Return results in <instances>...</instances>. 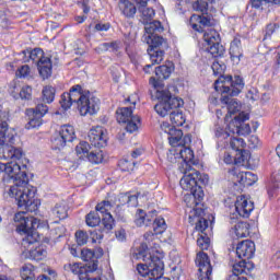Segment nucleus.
<instances>
[{"label":"nucleus","instance_id":"29","mask_svg":"<svg viewBox=\"0 0 280 280\" xmlns=\"http://www.w3.org/2000/svg\"><path fill=\"white\" fill-rule=\"evenodd\" d=\"M95 270H97V262L81 267V270H79V273H77L79 280H101L100 278L91 279L90 273L95 272Z\"/></svg>","mask_w":280,"mask_h":280},{"label":"nucleus","instance_id":"49","mask_svg":"<svg viewBox=\"0 0 280 280\" xmlns=\"http://www.w3.org/2000/svg\"><path fill=\"white\" fill-rule=\"evenodd\" d=\"M88 160L90 161V163H95V164H100L102 163V161H104V153H102V151H92L89 155H88Z\"/></svg>","mask_w":280,"mask_h":280},{"label":"nucleus","instance_id":"61","mask_svg":"<svg viewBox=\"0 0 280 280\" xmlns=\"http://www.w3.org/2000/svg\"><path fill=\"white\" fill-rule=\"evenodd\" d=\"M115 235L118 242H126V230L119 229L116 231Z\"/></svg>","mask_w":280,"mask_h":280},{"label":"nucleus","instance_id":"19","mask_svg":"<svg viewBox=\"0 0 280 280\" xmlns=\"http://www.w3.org/2000/svg\"><path fill=\"white\" fill-rule=\"evenodd\" d=\"M221 103L228 108V114L225 116L226 121H229V117L235 115V113H240V109L242 108V105L237 102V100L232 98L231 94L223 92H221Z\"/></svg>","mask_w":280,"mask_h":280},{"label":"nucleus","instance_id":"1","mask_svg":"<svg viewBox=\"0 0 280 280\" xmlns=\"http://www.w3.org/2000/svg\"><path fill=\"white\" fill-rule=\"evenodd\" d=\"M155 97L159 101L154 106L155 113L160 117H167L170 115L171 122L173 124V126L167 122L161 125L162 132L167 135L168 143L172 145L167 156L172 151L178 150V148L190 150L191 136L186 135L183 137V130L176 129V126L180 127L185 124V116H183V112L179 109L185 106V102L178 96H173L170 90H158Z\"/></svg>","mask_w":280,"mask_h":280},{"label":"nucleus","instance_id":"36","mask_svg":"<svg viewBox=\"0 0 280 280\" xmlns=\"http://www.w3.org/2000/svg\"><path fill=\"white\" fill-rule=\"evenodd\" d=\"M233 275L230 276V279H235V277H240V275H244L246 272V261L241 260L237 264L233 265L232 268Z\"/></svg>","mask_w":280,"mask_h":280},{"label":"nucleus","instance_id":"24","mask_svg":"<svg viewBox=\"0 0 280 280\" xmlns=\"http://www.w3.org/2000/svg\"><path fill=\"white\" fill-rule=\"evenodd\" d=\"M37 69L39 72V75L43 80H47L51 78V59L49 57H46L40 62L37 63Z\"/></svg>","mask_w":280,"mask_h":280},{"label":"nucleus","instance_id":"50","mask_svg":"<svg viewBox=\"0 0 280 280\" xmlns=\"http://www.w3.org/2000/svg\"><path fill=\"white\" fill-rule=\"evenodd\" d=\"M75 240L79 246H84L89 242V234L84 231H77Z\"/></svg>","mask_w":280,"mask_h":280},{"label":"nucleus","instance_id":"42","mask_svg":"<svg viewBox=\"0 0 280 280\" xmlns=\"http://www.w3.org/2000/svg\"><path fill=\"white\" fill-rule=\"evenodd\" d=\"M137 165V162L129 161V160H120L118 163V167L121 170V172H133L135 166Z\"/></svg>","mask_w":280,"mask_h":280},{"label":"nucleus","instance_id":"57","mask_svg":"<svg viewBox=\"0 0 280 280\" xmlns=\"http://www.w3.org/2000/svg\"><path fill=\"white\" fill-rule=\"evenodd\" d=\"M212 71L214 75H222V73H224V66L220 65L218 61H214L212 63Z\"/></svg>","mask_w":280,"mask_h":280},{"label":"nucleus","instance_id":"62","mask_svg":"<svg viewBox=\"0 0 280 280\" xmlns=\"http://www.w3.org/2000/svg\"><path fill=\"white\" fill-rule=\"evenodd\" d=\"M110 30V24H102L98 23L95 25V31L96 32H108Z\"/></svg>","mask_w":280,"mask_h":280},{"label":"nucleus","instance_id":"58","mask_svg":"<svg viewBox=\"0 0 280 280\" xmlns=\"http://www.w3.org/2000/svg\"><path fill=\"white\" fill-rule=\"evenodd\" d=\"M248 145L252 150H255V148H259V137L253 135L248 138Z\"/></svg>","mask_w":280,"mask_h":280},{"label":"nucleus","instance_id":"4","mask_svg":"<svg viewBox=\"0 0 280 280\" xmlns=\"http://www.w3.org/2000/svg\"><path fill=\"white\" fill-rule=\"evenodd\" d=\"M192 10L201 13V15L192 14L190 16V26L195 32H203V46L206 47V51L211 54L213 58H222L226 50L221 44L222 38L220 37V33L215 30L205 31V27H212V25H215L213 15L208 14L207 12L209 10V3L205 1H195L192 2Z\"/></svg>","mask_w":280,"mask_h":280},{"label":"nucleus","instance_id":"38","mask_svg":"<svg viewBox=\"0 0 280 280\" xmlns=\"http://www.w3.org/2000/svg\"><path fill=\"white\" fill-rule=\"evenodd\" d=\"M230 145L232 150H234L235 152H240V154H242L244 152L246 142H244V139L242 138H232L230 141Z\"/></svg>","mask_w":280,"mask_h":280},{"label":"nucleus","instance_id":"63","mask_svg":"<svg viewBox=\"0 0 280 280\" xmlns=\"http://www.w3.org/2000/svg\"><path fill=\"white\" fill-rule=\"evenodd\" d=\"M245 178L252 180L253 183H256L257 175L253 174L252 172H245Z\"/></svg>","mask_w":280,"mask_h":280},{"label":"nucleus","instance_id":"52","mask_svg":"<svg viewBox=\"0 0 280 280\" xmlns=\"http://www.w3.org/2000/svg\"><path fill=\"white\" fill-rule=\"evenodd\" d=\"M280 189V180L269 184L268 186V194L272 198L277 196V191Z\"/></svg>","mask_w":280,"mask_h":280},{"label":"nucleus","instance_id":"33","mask_svg":"<svg viewBox=\"0 0 280 280\" xmlns=\"http://www.w3.org/2000/svg\"><path fill=\"white\" fill-rule=\"evenodd\" d=\"M125 124H127L125 127L127 132L132 135V132H137V130H139V126H141V118L139 116H133L131 119L127 120Z\"/></svg>","mask_w":280,"mask_h":280},{"label":"nucleus","instance_id":"26","mask_svg":"<svg viewBox=\"0 0 280 280\" xmlns=\"http://www.w3.org/2000/svg\"><path fill=\"white\" fill-rule=\"evenodd\" d=\"M133 106L130 107H121L118 108L117 114V121L118 124H126L127 121H130L135 116L132 115V108H135V102L132 103Z\"/></svg>","mask_w":280,"mask_h":280},{"label":"nucleus","instance_id":"48","mask_svg":"<svg viewBox=\"0 0 280 280\" xmlns=\"http://www.w3.org/2000/svg\"><path fill=\"white\" fill-rule=\"evenodd\" d=\"M103 226L106 231H113V226H115V219H113V214L105 213L103 215Z\"/></svg>","mask_w":280,"mask_h":280},{"label":"nucleus","instance_id":"16","mask_svg":"<svg viewBox=\"0 0 280 280\" xmlns=\"http://www.w3.org/2000/svg\"><path fill=\"white\" fill-rule=\"evenodd\" d=\"M255 209V205L253 201L246 199L245 196H240L236 198L235 201V211L240 218H249L250 213Z\"/></svg>","mask_w":280,"mask_h":280},{"label":"nucleus","instance_id":"37","mask_svg":"<svg viewBox=\"0 0 280 280\" xmlns=\"http://www.w3.org/2000/svg\"><path fill=\"white\" fill-rule=\"evenodd\" d=\"M85 222L88 226L95 228L100 225V223L102 222V218H100V214L97 212H90L85 217Z\"/></svg>","mask_w":280,"mask_h":280},{"label":"nucleus","instance_id":"21","mask_svg":"<svg viewBox=\"0 0 280 280\" xmlns=\"http://www.w3.org/2000/svg\"><path fill=\"white\" fill-rule=\"evenodd\" d=\"M233 240H241L242 237H248L250 235V224L247 222H238L230 231Z\"/></svg>","mask_w":280,"mask_h":280},{"label":"nucleus","instance_id":"35","mask_svg":"<svg viewBox=\"0 0 280 280\" xmlns=\"http://www.w3.org/2000/svg\"><path fill=\"white\" fill-rule=\"evenodd\" d=\"M52 214L56 215L59 220H66V218L69 215L67 205L57 203L55 209H52Z\"/></svg>","mask_w":280,"mask_h":280},{"label":"nucleus","instance_id":"28","mask_svg":"<svg viewBox=\"0 0 280 280\" xmlns=\"http://www.w3.org/2000/svg\"><path fill=\"white\" fill-rule=\"evenodd\" d=\"M145 34L143 36H158L163 32V25L159 21L144 23Z\"/></svg>","mask_w":280,"mask_h":280},{"label":"nucleus","instance_id":"3","mask_svg":"<svg viewBox=\"0 0 280 280\" xmlns=\"http://www.w3.org/2000/svg\"><path fill=\"white\" fill-rule=\"evenodd\" d=\"M27 165H22L21 162H0V174H5L3 177L4 183H13L10 187V196L15 198L19 209H24L30 213H36L40 201L35 199L36 189L30 185V178L27 177Z\"/></svg>","mask_w":280,"mask_h":280},{"label":"nucleus","instance_id":"39","mask_svg":"<svg viewBox=\"0 0 280 280\" xmlns=\"http://www.w3.org/2000/svg\"><path fill=\"white\" fill-rule=\"evenodd\" d=\"M119 200L122 205H128V207H137L138 205V197L137 195H120Z\"/></svg>","mask_w":280,"mask_h":280},{"label":"nucleus","instance_id":"30","mask_svg":"<svg viewBox=\"0 0 280 280\" xmlns=\"http://www.w3.org/2000/svg\"><path fill=\"white\" fill-rule=\"evenodd\" d=\"M42 100L45 104H51L56 100V88L46 85L42 91Z\"/></svg>","mask_w":280,"mask_h":280},{"label":"nucleus","instance_id":"25","mask_svg":"<svg viewBox=\"0 0 280 280\" xmlns=\"http://www.w3.org/2000/svg\"><path fill=\"white\" fill-rule=\"evenodd\" d=\"M68 95L70 100H72V104H77L78 107L80 106L82 100L86 97V93H82V85L80 84L72 86L70 92H68Z\"/></svg>","mask_w":280,"mask_h":280},{"label":"nucleus","instance_id":"13","mask_svg":"<svg viewBox=\"0 0 280 280\" xmlns=\"http://www.w3.org/2000/svg\"><path fill=\"white\" fill-rule=\"evenodd\" d=\"M196 264L198 266L197 277L199 280H210L213 268L209 261V256L206 253L197 254Z\"/></svg>","mask_w":280,"mask_h":280},{"label":"nucleus","instance_id":"14","mask_svg":"<svg viewBox=\"0 0 280 280\" xmlns=\"http://www.w3.org/2000/svg\"><path fill=\"white\" fill-rule=\"evenodd\" d=\"M88 139L93 148H106L108 143V136H106V130L102 127L92 128L88 135Z\"/></svg>","mask_w":280,"mask_h":280},{"label":"nucleus","instance_id":"12","mask_svg":"<svg viewBox=\"0 0 280 280\" xmlns=\"http://www.w3.org/2000/svg\"><path fill=\"white\" fill-rule=\"evenodd\" d=\"M172 71H174V63L172 62H168V65H163L155 68V75L158 79L154 77H151L149 80V83L151 84V86L155 88V93L158 91H167V89L161 88V80H167V78L172 75Z\"/></svg>","mask_w":280,"mask_h":280},{"label":"nucleus","instance_id":"7","mask_svg":"<svg viewBox=\"0 0 280 280\" xmlns=\"http://www.w3.org/2000/svg\"><path fill=\"white\" fill-rule=\"evenodd\" d=\"M0 159H14L21 161L23 159V150L16 147V133L13 130L3 128L0 125Z\"/></svg>","mask_w":280,"mask_h":280},{"label":"nucleus","instance_id":"15","mask_svg":"<svg viewBox=\"0 0 280 280\" xmlns=\"http://www.w3.org/2000/svg\"><path fill=\"white\" fill-rule=\"evenodd\" d=\"M205 217V209L202 208H195L189 213V223L196 224V231H200V233H205L207 229H209V221L203 218Z\"/></svg>","mask_w":280,"mask_h":280},{"label":"nucleus","instance_id":"31","mask_svg":"<svg viewBox=\"0 0 280 280\" xmlns=\"http://www.w3.org/2000/svg\"><path fill=\"white\" fill-rule=\"evenodd\" d=\"M59 135L65 138L68 143H71L75 139V129L71 125H63L60 128Z\"/></svg>","mask_w":280,"mask_h":280},{"label":"nucleus","instance_id":"40","mask_svg":"<svg viewBox=\"0 0 280 280\" xmlns=\"http://www.w3.org/2000/svg\"><path fill=\"white\" fill-rule=\"evenodd\" d=\"M139 12H141V19L143 24L150 23L152 19H154V9L144 7L143 9L139 10Z\"/></svg>","mask_w":280,"mask_h":280},{"label":"nucleus","instance_id":"5","mask_svg":"<svg viewBox=\"0 0 280 280\" xmlns=\"http://www.w3.org/2000/svg\"><path fill=\"white\" fill-rule=\"evenodd\" d=\"M14 223L19 233H24L22 240V246L27 250L26 257L34 261H43L47 257V249L44 246H37L34 249H30L33 244L38 242V235L36 229H38V219L34 217H25V212H18L14 215Z\"/></svg>","mask_w":280,"mask_h":280},{"label":"nucleus","instance_id":"60","mask_svg":"<svg viewBox=\"0 0 280 280\" xmlns=\"http://www.w3.org/2000/svg\"><path fill=\"white\" fill-rule=\"evenodd\" d=\"M92 250L94 255V261H97V259H102V257H104V249L102 247H97Z\"/></svg>","mask_w":280,"mask_h":280},{"label":"nucleus","instance_id":"53","mask_svg":"<svg viewBox=\"0 0 280 280\" xmlns=\"http://www.w3.org/2000/svg\"><path fill=\"white\" fill-rule=\"evenodd\" d=\"M277 30H279V24H268L266 27L265 38H270V36H272L277 32Z\"/></svg>","mask_w":280,"mask_h":280},{"label":"nucleus","instance_id":"44","mask_svg":"<svg viewBox=\"0 0 280 280\" xmlns=\"http://www.w3.org/2000/svg\"><path fill=\"white\" fill-rule=\"evenodd\" d=\"M80 258L82 259V261H92V264L97 265V260H95L94 258L93 249H90V248L81 249ZM92 264H90V266H92Z\"/></svg>","mask_w":280,"mask_h":280},{"label":"nucleus","instance_id":"8","mask_svg":"<svg viewBox=\"0 0 280 280\" xmlns=\"http://www.w3.org/2000/svg\"><path fill=\"white\" fill-rule=\"evenodd\" d=\"M142 40L149 45L148 55L150 56V60L152 62L151 65H147L143 68V71L144 73H150V69H152L153 65H161V62H163V58L165 56L163 47H167V43L159 35L143 36Z\"/></svg>","mask_w":280,"mask_h":280},{"label":"nucleus","instance_id":"45","mask_svg":"<svg viewBox=\"0 0 280 280\" xmlns=\"http://www.w3.org/2000/svg\"><path fill=\"white\" fill-rule=\"evenodd\" d=\"M82 265L80 262H67L63 265V270L66 272H72V275H78L82 269Z\"/></svg>","mask_w":280,"mask_h":280},{"label":"nucleus","instance_id":"18","mask_svg":"<svg viewBox=\"0 0 280 280\" xmlns=\"http://www.w3.org/2000/svg\"><path fill=\"white\" fill-rule=\"evenodd\" d=\"M33 113L34 118H32L26 126L28 129L38 128L42 126L43 121L40 119L45 117L46 113H49V107L43 103H39L36 105L35 109H33Z\"/></svg>","mask_w":280,"mask_h":280},{"label":"nucleus","instance_id":"2","mask_svg":"<svg viewBox=\"0 0 280 280\" xmlns=\"http://www.w3.org/2000/svg\"><path fill=\"white\" fill-rule=\"evenodd\" d=\"M168 161L171 163H178V170L184 174L179 185L184 191H190V195L185 196V202H187L188 207H191L189 202L198 207L205 198L202 185L209 183V175H201L200 172L191 167L194 165V151L191 149L178 148L171 151Z\"/></svg>","mask_w":280,"mask_h":280},{"label":"nucleus","instance_id":"17","mask_svg":"<svg viewBox=\"0 0 280 280\" xmlns=\"http://www.w3.org/2000/svg\"><path fill=\"white\" fill-rule=\"evenodd\" d=\"M238 259H253L255 257V243L250 240L242 241L236 246Z\"/></svg>","mask_w":280,"mask_h":280},{"label":"nucleus","instance_id":"43","mask_svg":"<svg viewBox=\"0 0 280 280\" xmlns=\"http://www.w3.org/2000/svg\"><path fill=\"white\" fill-rule=\"evenodd\" d=\"M89 150H91V144L86 141H81L77 147H75V152L80 156H89Z\"/></svg>","mask_w":280,"mask_h":280},{"label":"nucleus","instance_id":"9","mask_svg":"<svg viewBox=\"0 0 280 280\" xmlns=\"http://www.w3.org/2000/svg\"><path fill=\"white\" fill-rule=\"evenodd\" d=\"M214 89L215 91L231 95V97H235L238 93H242L244 80L240 75H235L234 78L231 75L222 77L214 82Z\"/></svg>","mask_w":280,"mask_h":280},{"label":"nucleus","instance_id":"64","mask_svg":"<svg viewBox=\"0 0 280 280\" xmlns=\"http://www.w3.org/2000/svg\"><path fill=\"white\" fill-rule=\"evenodd\" d=\"M276 63H275V69H279L280 67V47H278L276 51Z\"/></svg>","mask_w":280,"mask_h":280},{"label":"nucleus","instance_id":"59","mask_svg":"<svg viewBox=\"0 0 280 280\" xmlns=\"http://www.w3.org/2000/svg\"><path fill=\"white\" fill-rule=\"evenodd\" d=\"M18 75L20 78H27V75H30V66L25 65L22 66L19 70H18Z\"/></svg>","mask_w":280,"mask_h":280},{"label":"nucleus","instance_id":"10","mask_svg":"<svg viewBox=\"0 0 280 280\" xmlns=\"http://www.w3.org/2000/svg\"><path fill=\"white\" fill-rule=\"evenodd\" d=\"M250 119V116L244 112L235 116L234 119L228 125L229 132L232 135H240L241 137H246L250 135V125L246 124Z\"/></svg>","mask_w":280,"mask_h":280},{"label":"nucleus","instance_id":"56","mask_svg":"<svg viewBox=\"0 0 280 280\" xmlns=\"http://www.w3.org/2000/svg\"><path fill=\"white\" fill-rule=\"evenodd\" d=\"M231 137V133L220 127L215 129V138L217 139H229Z\"/></svg>","mask_w":280,"mask_h":280},{"label":"nucleus","instance_id":"6","mask_svg":"<svg viewBox=\"0 0 280 280\" xmlns=\"http://www.w3.org/2000/svg\"><path fill=\"white\" fill-rule=\"evenodd\" d=\"M144 265L139 264L137 271L141 277H148L147 280H170L163 277L165 265L163 264V254L155 252L144 257Z\"/></svg>","mask_w":280,"mask_h":280},{"label":"nucleus","instance_id":"34","mask_svg":"<svg viewBox=\"0 0 280 280\" xmlns=\"http://www.w3.org/2000/svg\"><path fill=\"white\" fill-rule=\"evenodd\" d=\"M22 280H36V273H34V267L32 264H26L21 269Z\"/></svg>","mask_w":280,"mask_h":280},{"label":"nucleus","instance_id":"11","mask_svg":"<svg viewBox=\"0 0 280 280\" xmlns=\"http://www.w3.org/2000/svg\"><path fill=\"white\" fill-rule=\"evenodd\" d=\"M78 108L82 117H86V115H97L100 112V100L97 96L88 92Z\"/></svg>","mask_w":280,"mask_h":280},{"label":"nucleus","instance_id":"55","mask_svg":"<svg viewBox=\"0 0 280 280\" xmlns=\"http://www.w3.org/2000/svg\"><path fill=\"white\" fill-rule=\"evenodd\" d=\"M90 237H91L92 242L95 243V242H100V241L104 240V234H102V231H100V230H94V231L90 232Z\"/></svg>","mask_w":280,"mask_h":280},{"label":"nucleus","instance_id":"32","mask_svg":"<svg viewBox=\"0 0 280 280\" xmlns=\"http://www.w3.org/2000/svg\"><path fill=\"white\" fill-rule=\"evenodd\" d=\"M153 231L155 235H161L167 231V223H165V219L154 217L152 220Z\"/></svg>","mask_w":280,"mask_h":280},{"label":"nucleus","instance_id":"23","mask_svg":"<svg viewBox=\"0 0 280 280\" xmlns=\"http://www.w3.org/2000/svg\"><path fill=\"white\" fill-rule=\"evenodd\" d=\"M230 56L234 62H240L242 56H244L242 50V39L235 37L232 40L230 45Z\"/></svg>","mask_w":280,"mask_h":280},{"label":"nucleus","instance_id":"22","mask_svg":"<svg viewBox=\"0 0 280 280\" xmlns=\"http://www.w3.org/2000/svg\"><path fill=\"white\" fill-rule=\"evenodd\" d=\"M118 8L126 19H135L137 14V7L130 0H119Z\"/></svg>","mask_w":280,"mask_h":280},{"label":"nucleus","instance_id":"20","mask_svg":"<svg viewBox=\"0 0 280 280\" xmlns=\"http://www.w3.org/2000/svg\"><path fill=\"white\" fill-rule=\"evenodd\" d=\"M154 218H156V210L145 213V211L139 209L136 213L135 224L136 226H150Z\"/></svg>","mask_w":280,"mask_h":280},{"label":"nucleus","instance_id":"51","mask_svg":"<svg viewBox=\"0 0 280 280\" xmlns=\"http://www.w3.org/2000/svg\"><path fill=\"white\" fill-rule=\"evenodd\" d=\"M21 100H32V86L25 85L20 91Z\"/></svg>","mask_w":280,"mask_h":280},{"label":"nucleus","instance_id":"47","mask_svg":"<svg viewBox=\"0 0 280 280\" xmlns=\"http://www.w3.org/2000/svg\"><path fill=\"white\" fill-rule=\"evenodd\" d=\"M110 209H113V203L110 201H102L96 206V211L98 213H102L103 215H106V213H110Z\"/></svg>","mask_w":280,"mask_h":280},{"label":"nucleus","instance_id":"46","mask_svg":"<svg viewBox=\"0 0 280 280\" xmlns=\"http://www.w3.org/2000/svg\"><path fill=\"white\" fill-rule=\"evenodd\" d=\"M59 104H60L61 108H63V110H69V108H71V106H73V101L69 96L68 92H66L61 95Z\"/></svg>","mask_w":280,"mask_h":280},{"label":"nucleus","instance_id":"27","mask_svg":"<svg viewBox=\"0 0 280 280\" xmlns=\"http://www.w3.org/2000/svg\"><path fill=\"white\" fill-rule=\"evenodd\" d=\"M22 54L24 56H27L30 58V60L35 62V65H37V66H38V62H40L47 58V57H45V52L40 48H35L33 50L27 49V50L22 51Z\"/></svg>","mask_w":280,"mask_h":280},{"label":"nucleus","instance_id":"54","mask_svg":"<svg viewBox=\"0 0 280 280\" xmlns=\"http://www.w3.org/2000/svg\"><path fill=\"white\" fill-rule=\"evenodd\" d=\"M197 245L201 250H207L209 248V237L207 236H200L197 240Z\"/></svg>","mask_w":280,"mask_h":280},{"label":"nucleus","instance_id":"41","mask_svg":"<svg viewBox=\"0 0 280 280\" xmlns=\"http://www.w3.org/2000/svg\"><path fill=\"white\" fill-rule=\"evenodd\" d=\"M67 142L68 141L60 133H58L51 140L52 150H62V148L67 145Z\"/></svg>","mask_w":280,"mask_h":280}]
</instances>
